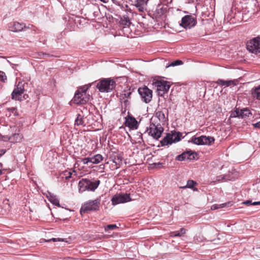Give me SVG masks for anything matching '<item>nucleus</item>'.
I'll return each mask as SVG.
<instances>
[{
  "instance_id": "obj_16",
  "label": "nucleus",
  "mask_w": 260,
  "mask_h": 260,
  "mask_svg": "<svg viewBox=\"0 0 260 260\" xmlns=\"http://www.w3.org/2000/svg\"><path fill=\"white\" fill-rule=\"evenodd\" d=\"M194 158V153L191 151H187L182 153L181 154L177 156L176 159L179 161H183L185 160H191Z\"/></svg>"
},
{
  "instance_id": "obj_23",
  "label": "nucleus",
  "mask_w": 260,
  "mask_h": 260,
  "mask_svg": "<svg viewBox=\"0 0 260 260\" xmlns=\"http://www.w3.org/2000/svg\"><path fill=\"white\" fill-rule=\"evenodd\" d=\"M197 183L192 180H189L187 182V184L185 186L181 187L182 188H192L194 191H197V188H194L193 186Z\"/></svg>"
},
{
  "instance_id": "obj_46",
  "label": "nucleus",
  "mask_w": 260,
  "mask_h": 260,
  "mask_svg": "<svg viewBox=\"0 0 260 260\" xmlns=\"http://www.w3.org/2000/svg\"><path fill=\"white\" fill-rule=\"evenodd\" d=\"M107 0H101V1L106 3Z\"/></svg>"
},
{
  "instance_id": "obj_41",
  "label": "nucleus",
  "mask_w": 260,
  "mask_h": 260,
  "mask_svg": "<svg viewBox=\"0 0 260 260\" xmlns=\"http://www.w3.org/2000/svg\"><path fill=\"white\" fill-rule=\"evenodd\" d=\"M253 125L255 128H260V121L253 124Z\"/></svg>"
},
{
  "instance_id": "obj_39",
  "label": "nucleus",
  "mask_w": 260,
  "mask_h": 260,
  "mask_svg": "<svg viewBox=\"0 0 260 260\" xmlns=\"http://www.w3.org/2000/svg\"><path fill=\"white\" fill-rule=\"evenodd\" d=\"M38 55L39 56V57H38V58H43L45 56H48L49 55L46 53H39Z\"/></svg>"
},
{
  "instance_id": "obj_13",
  "label": "nucleus",
  "mask_w": 260,
  "mask_h": 260,
  "mask_svg": "<svg viewBox=\"0 0 260 260\" xmlns=\"http://www.w3.org/2000/svg\"><path fill=\"white\" fill-rule=\"evenodd\" d=\"M196 25V21L193 17L190 15H186L182 18L180 25L184 28H191Z\"/></svg>"
},
{
  "instance_id": "obj_11",
  "label": "nucleus",
  "mask_w": 260,
  "mask_h": 260,
  "mask_svg": "<svg viewBox=\"0 0 260 260\" xmlns=\"http://www.w3.org/2000/svg\"><path fill=\"white\" fill-rule=\"evenodd\" d=\"M131 197L129 194H116L111 199L112 205H116L126 203L131 201Z\"/></svg>"
},
{
  "instance_id": "obj_30",
  "label": "nucleus",
  "mask_w": 260,
  "mask_h": 260,
  "mask_svg": "<svg viewBox=\"0 0 260 260\" xmlns=\"http://www.w3.org/2000/svg\"><path fill=\"white\" fill-rule=\"evenodd\" d=\"M183 64V62L180 60H177L175 61L172 62L171 63H170L169 65L167 66L166 67L168 68L171 66H176L178 65H181Z\"/></svg>"
},
{
  "instance_id": "obj_21",
  "label": "nucleus",
  "mask_w": 260,
  "mask_h": 260,
  "mask_svg": "<svg viewBox=\"0 0 260 260\" xmlns=\"http://www.w3.org/2000/svg\"><path fill=\"white\" fill-rule=\"evenodd\" d=\"M131 95V92L129 90L124 91L120 95V100L123 101L125 103L128 102V99Z\"/></svg>"
},
{
  "instance_id": "obj_33",
  "label": "nucleus",
  "mask_w": 260,
  "mask_h": 260,
  "mask_svg": "<svg viewBox=\"0 0 260 260\" xmlns=\"http://www.w3.org/2000/svg\"><path fill=\"white\" fill-rule=\"evenodd\" d=\"M243 204H245V205H251L255 206V205H260V201L259 202H254L252 203L251 201L248 200L245 202H244Z\"/></svg>"
},
{
  "instance_id": "obj_35",
  "label": "nucleus",
  "mask_w": 260,
  "mask_h": 260,
  "mask_svg": "<svg viewBox=\"0 0 260 260\" xmlns=\"http://www.w3.org/2000/svg\"><path fill=\"white\" fill-rule=\"evenodd\" d=\"M216 83L220 85L225 86L226 87L227 81H225L222 79H218Z\"/></svg>"
},
{
  "instance_id": "obj_36",
  "label": "nucleus",
  "mask_w": 260,
  "mask_h": 260,
  "mask_svg": "<svg viewBox=\"0 0 260 260\" xmlns=\"http://www.w3.org/2000/svg\"><path fill=\"white\" fill-rule=\"evenodd\" d=\"M72 174V173L70 171H66L64 173V178L66 179H68L71 178Z\"/></svg>"
},
{
  "instance_id": "obj_40",
  "label": "nucleus",
  "mask_w": 260,
  "mask_h": 260,
  "mask_svg": "<svg viewBox=\"0 0 260 260\" xmlns=\"http://www.w3.org/2000/svg\"><path fill=\"white\" fill-rule=\"evenodd\" d=\"M49 241H53L54 242H56V241H62L63 239H60V238H52V239L49 240Z\"/></svg>"
},
{
  "instance_id": "obj_24",
  "label": "nucleus",
  "mask_w": 260,
  "mask_h": 260,
  "mask_svg": "<svg viewBox=\"0 0 260 260\" xmlns=\"http://www.w3.org/2000/svg\"><path fill=\"white\" fill-rule=\"evenodd\" d=\"M75 124L80 126L83 125L85 126V124L84 123V121L83 118V116L80 114H78L76 120H75Z\"/></svg>"
},
{
  "instance_id": "obj_25",
  "label": "nucleus",
  "mask_w": 260,
  "mask_h": 260,
  "mask_svg": "<svg viewBox=\"0 0 260 260\" xmlns=\"http://www.w3.org/2000/svg\"><path fill=\"white\" fill-rule=\"evenodd\" d=\"M155 117L158 119L159 121L164 122L165 121V115L163 112L158 111L155 113Z\"/></svg>"
},
{
  "instance_id": "obj_44",
  "label": "nucleus",
  "mask_w": 260,
  "mask_h": 260,
  "mask_svg": "<svg viewBox=\"0 0 260 260\" xmlns=\"http://www.w3.org/2000/svg\"><path fill=\"white\" fill-rule=\"evenodd\" d=\"M129 24H130V21L129 20H126V21L124 23L125 25H127V26H128Z\"/></svg>"
},
{
  "instance_id": "obj_19",
  "label": "nucleus",
  "mask_w": 260,
  "mask_h": 260,
  "mask_svg": "<svg viewBox=\"0 0 260 260\" xmlns=\"http://www.w3.org/2000/svg\"><path fill=\"white\" fill-rule=\"evenodd\" d=\"M46 197L48 198V200L53 205L57 206L58 207L60 206L59 200L55 196H54L50 192H48V193L46 195Z\"/></svg>"
},
{
  "instance_id": "obj_15",
  "label": "nucleus",
  "mask_w": 260,
  "mask_h": 260,
  "mask_svg": "<svg viewBox=\"0 0 260 260\" xmlns=\"http://www.w3.org/2000/svg\"><path fill=\"white\" fill-rule=\"evenodd\" d=\"M22 139V136L17 132V128L11 134L8 139H4V141H9L11 143L20 142Z\"/></svg>"
},
{
  "instance_id": "obj_27",
  "label": "nucleus",
  "mask_w": 260,
  "mask_h": 260,
  "mask_svg": "<svg viewBox=\"0 0 260 260\" xmlns=\"http://www.w3.org/2000/svg\"><path fill=\"white\" fill-rule=\"evenodd\" d=\"M118 228V226L116 224H108L105 227V231L106 232H108L109 230H114Z\"/></svg>"
},
{
  "instance_id": "obj_47",
  "label": "nucleus",
  "mask_w": 260,
  "mask_h": 260,
  "mask_svg": "<svg viewBox=\"0 0 260 260\" xmlns=\"http://www.w3.org/2000/svg\"><path fill=\"white\" fill-rule=\"evenodd\" d=\"M259 146H260V143H259Z\"/></svg>"
},
{
  "instance_id": "obj_26",
  "label": "nucleus",
  "mask_w": 260,
  "mask_h": 260,
  "mask_svg": "<svg viewBox=\"0 0 260 260\" xmlns=\"http://www.w3.org/2000/svg\"><path fill=\"white\" fill-rule=\"evenodd\" d=\"M185 232H186L185 229L182 228L180 229V230L179 231L174 232L173 233H172L171 236L172 237H174V236L180 237V236H182L183 234H184L185 233Z\"/></svg>"
},
{
  "instance_id": "obj_32",
  "label": "nucleus",
  "mask_w": 260,
  "mask_h": 260,
  "mask_svg": "<svg viewBox=\"0 0 260 260\" xmlns=\"http://www.w3.org/2000/svg\"><path fill=\"white\" fill-rule=\"evenodd\" d=\"M237 84H238V80H228V81H227L226 87H229L230 86H235Z\"/></svg>"
},
{
  "instance_id": "obj_22",
  "label": "nucleus",
  "mask_w": 260,
  "mask_h": 260,
  "mask_svg": "<svg viewBox=\"0 0 260 260\" xmlns=\"http://www.w3.org/2000/svg\"><path fill=\"white\" fill-rule=\"evenodd\" d=\"M91 162L93 164H97L100 163L103 159L102 155L98 154L94 155L93 157H90Z\"/></svg>"
},
{
  "instance_id": "obj_29",
  "label": "nucleus",
  "mask_w": 260,
  "mask_h": 260,
  "mask_svg": "<svg viewBox=\"0 0 260 260\" xmlns=\"http://www.w3.org/2000/svg\"><path fill=\"white\" fill-rule=\"evenodd\" d=\"M250 114L249 110L247 109H244L241 111L240 116L242 118H244L245 117L248 116Z\"/></svg>"
},
{
  "instance_id": "obj_7",
  "label": "nucleus",
  "mask_w": 260,
  "mask_h": 260,
  "mask_svg": "<svg viewBox=\"0 0 260 260\" xmlns=\"http://www.w3.org/2000/svg\"><path fill=\"white\" fill-rule=\"evenodd\" d=\"M147 131L149 135L157 140L161 137L164 128L160 124L150 123L149 128H147Z\"/></svg>"
},
{
  "instance_id": "obj_37",
  "label": "nucleus",
  "mask_w": 260,
  "mask_h": 260,
  "mask_svg": "<svg viewBox=\"0 0 260 260\" xmlns=\"http://www.w3.org/2000/svg\"><path fill=\"white\" fill-rule=\"evenodd\" d=\"M81 161L84 165H86L88 162H91L90 157H86L82 159Z\"/></svg>"
},
{
  "instance_id": "obj_8",
  "label": "nucleus",
  "mask_w": 260,
  "mask_h": 260,
  "mask_svg": "<svg viewBox=\"0 0 260 260\" xmlns=\"http://www.w3.org/2000/svg\"><path fill=\"white\" fill-rule=\"evenodd\" d=\"M247 49L249 52L257 54L260 53V38L256 37L247 42Z\"/></svg>"
},
{
  "instance_id": "obj_2",
  "label": "nucleus",
  "mask_w": 260,
  "mask_h": 260,
  "mask_svg": "<svg viewBox=\"0 0 260 260\" xmlns=\"http://www.w3.org/2000/svg\"><path fill=\"white\" fill-rule=\"evenodd\" d=\"M100 182V180L92 182L87 179H82L79 182V191L80 192L86 190L94 191L98 187Z\"/></svg>"
},
{
  "instance_id": "obj_1",
  "label": "nucleus",
  "mask_w": 260,
  "mask_h": 260,
  "mask_svg": "<svg viewBox=\"0 0 260 260\" xmlns=\"http://www.w3.org/2000/svg\"><path fill=\"white\" fill-rule=\"evenodd\" d=\"M91 84H88L78 87L75 93L73 102L76 104L84 105L86 104L90 99V95L87 91L91 86Z\"/></svg>"
},
{
  "instance_id": "obj_42",
  "label": "nucleus",
  "mask_w": 260,
  "mask_h": 260,
  "mask_svg": "<svg viewBox=\"0 0 260 260\" xmlns=\"http://www.w3.org/2000/svg\"><path fill=\"white\" fill-rule=\"evenodd\" d=\"M123 0H112L113 2H115L117 3H120L121 2H122Z\"/></svg>"
},
{
  "instance_id": "obj_4",
  "label": "nucleus",
  "mask_w": 260,
  "mask_h": 260,
  "mask_svg": "<svg viewBox=\"0 0 260 260\" xmlns=\"http://www.w3.org/2000/svg\"><path fill=\"white\" fill-rule=\"evenodd\" d=\"M115 82L110 79H104L98 82L96 87L101 92H110L115 87Z\"/></svg>"
},
{
  "instance_id": "obj_14",
  "label": "nucleus",
  "mask_w": 260,
  "mask_h": 260,
  "mask_svg": "<svg viewBox=\"0 0 260 260\" xmlns=\"http://www.w3.org/2000/svg\"><path fill=\"white\" fill-rule=\"evenodd\" d=\"M16 128V127L15 126H5L3 127L1 129V133H0V139H2L3 141H4V139H8L11 134L14 132Z\"/></svg>"
},
{
  "instance_id": "obj_12",
  "label": "nucleus",
  "mask_w": 260,
  "mask_h": 260,
  "mask_svg": "<svg viewBox=\"0 0 260 260\" xmlns=\"http://www.w3.org/2000/svg\"><path fill=\"white\" fill-rule=\"evenodd\" d=\"M24 91V84L21 82H19L12 93V99L18 101L21 100L22 94L23 93Z\"/></svg>"
},
{
  "instance_id": "obj_18",
  "label": "nucleus",
  "mask_w": 260,
  "mask_h": 260,
  "mask_svg": "<svg viewBox=\"0 0 260 260\" xmlns=\"http://www.w3.org/2000/svg\"><path fill=\"white\" fill-rule=\"evenodd\" d=\"M126 125L131 128H137L138 122L137 120L133 117H128L125 121Z\"/></svg>"
},
{
  "instance_id": "obj_38",
  "label": "nucleus",
  "mask_w": 260,
  "mask_h": 260,
  "mask_svg": "<svg viewBox=\"0 0 260 260\" xmlns=\"http://www.w3.org/2000/svg\"><path fill=\"white\" fill-rule=\"evenodd\" d=\"M8 110L10 112L14 114V115H17V114L16 113V108L14 107L10 108L8 109Z\"/></svg>"
},
{
  "instance_id": "obj_9",
  "label": "nucleus",
  "mask_w": 260,
  "mask_h": 260,
  "mask_svg": "<svg viewBox=\"0 0 260 260\" xmlns=\"http://www.w3.org/2000/svg\"><path fill=\"white\" fill-rule=\"evenodd\" d=\"M138 92L140 95L143 101L146 103H149L152 98V91L147 86H144L138 89Z\"/></svg>"
},
{
  "instance_id": "obj_17",
  "label": "nucleus",
  "mask_w": 260,
  "mask_h": 260,
  "mask_svg": "<svg viewBox=\"0 0 260 260\" xmlns=\"http://www.w3.org/2000/svg\"><path fill=\"white\" fill-rule=\"evenodd\" d=\"M25 27L23 23H20L18 22H14L13 23H10L9 25L10 29L14 32L20 31L23 30Z\"/></svg>"
},
{
  "instance_id": "obj_28",
  "label": "nucleus",
  "mask_w": 260,
  "mask_h": 260,
  "mask_svg": "<svg viewBox=\"0 0 260 260\" xmlns=\"http://www.w3.org/2000/svg\"><path fill=\"white\" fill-rule=\"evenodd\" d=\"M226 206V204H214L211 207V209L212 210H216L219 208H222Z\"/></svg>"
},
{
  "instance_id": "obj_43",
  "label": "nucleus",
  "mask_w": 260,
  "mask_h": 260,
  "mask_svg": "<svg viewBox=\"0 0 260 260\" xmlns=\"http://www.w3.org/2000/svg\"><path fill=\"white\" fill-rule=\"evenodd\" d=\"M154 165H155V166H158V167H159V168L162 166V164L160 163V162H158V163H157V164H155Z\"/></svg>"
},
{
  "instance_id": "obj_20",
  "label": "nucleus",
  "mask_w": 260,
  "mask_h": 260,
  "mask_svg": "<svg viewBox=\"0 0 260 260\" xmlns=\"http://www.w3.org/2000/svg\"><path fill=\"white\" fill-rule=\"evenodd\" d=\"M251 92L253 99L260 100V85L252 89Z\"/></svg>"
},
{
  "instance_id": "obj_10",
  "label": "nucleus",
  "mask_w": 260,
  "mask_h": 260,
  "mask_svg": "<svg viewBox=\"0 0 260 260\" xmlns=\"http://www.w3.org/2000/svg\"><path fill=\"white\" fill-rule=\"evenodd\" d=\"M214 141L213 137L204 136L199 137H193L190 141V142L197 145H210Z\"/></svg>"
},
{
  "instance_id": "obj_34",
  "label": "nucleus",
  "mask_w": 260,
  "mask_h": 260,
  "mask_svg": "<svg viewBox=\"0 0 260 260\" xmlns=\"http://www.w3.org/2000/svg\"><path fill=\"white\" fill-rule=\"evenodd\" d=\"M136 7L138 9V10L140 12H143L144 10V6L142 4H140L139 3L137 2L135 4Z\"/></svg>"
},
{
  "instance_id": "obj_31",
  "label": "nucleus",
  "mask_w": 260,
  "mask_h": 260,
  "mask_svg": "<svg viewBox=\"0 0 260 260\" xmlns=\"http://www.w3.org/2000/svg\"><path fill=\"white\" fill-rule=\"evenodd\" d=\"M7 80L6 74L2 71H0V81L5 82Z\"/></svg>"
},
{
  "instance_id": "obj_45",
  "label": "nucleus",
  "mask_w": 260,
  "mask_h": 260,
  "mask_svg": "<svg viewBox=\"0 0 260 260\" xmlns=\"http://www.w3.org/2000/svg\"><path fill=\"white\" fill-rule=\"evenodd\" d=\"M2 153L0 154V155H2L3 154H4L5 153V152H6V150H2Z\"/></svg>"
},
{
  "instance_id": "obj_5",
  "label": "nucleus",
  "mask_w": 260,
  "mask_h": 260,
  "mask_svg": "<svg viewBox=\"0 0 260 260\" xmlns=\"http://www.w3.org/2000/svg\"><path fill=\"white\" fill-rule=\"evenodd\" d=\"M182 137L181 133L175 131H171L160 141L162 146L168 145L178 142Z\"/></svg>"
},
{
  "instance_id": "obj_6",
  "label": "nucleus",
  "mask_w": 260,
  "mask_h": 260,
  "mask_svg": "<svg viewBox=\"0 0 260 260\" xmlns=\"http://www.w3.org/2000/svg\"><path fill=\"white\" fill-rule=\"evenodd\" d=\"M100 203L101 199L99 198L85 203L81 208V214H82L83 213L87 212L88 211L99 210Z\"/></svg>"
},
{
  "instance_id": "obj_3",
  "label": "nucleus",
  "mask_w": 260,
  "mask_h": 260,
  "mask_svg": "<svg viewBox=\"0 0 260 260\" xmlns=\"http://www.w3.org/2000/svg\"><path fill=\"white\" fill-rule=\"evenodd\" d=\"M152 85L156 88L157 93L159 96H162L167 92L170 87L169 82L157 79L153 80Z\"/></svg>"
}]
</instances>
